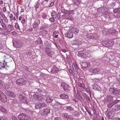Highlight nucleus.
Returning a JSON list of instances; mask_svg holds the SVG:
<instances>
[{"mask_svg": "<svg viewBox=\"0 0 120 120\" xmlns=\"http://www.w3.org/2000/svg\"><path fill=\"white\" fill-rule=\"evenodd\" d=\"M0 120H8L7 117L5 116L0 117Z\"/></svg>", "mask_w": 120, "mask_h": 120, "instance_id": "obj_46", "label": "nucleus"}, {"mask_svg": "<svg viewBox=\"0 0 120 120\" xmlns=\"http://www.w3.org/2000/svg\"><path fill=\"white\" fill-rule=\"evenodd\" d=\"M15 27L17 29L19 30H20V29L19 27V26L17 23H15Z\"/></svg>", "mask_w": 120, "mask_h": 120, "instance_id": "obj_48", "label": "nucleus"}, {"mask_svg": "<svg viewBox=\"0 0 120 120\" xmlns=\"http://www.w3.org/2000/svg\"><path fill=\"white\" fill-rule=\"evenodd\" d=\"M5 92L6 94L9 97H14L15 96L13 92L9 90H6Z\"/></svg>", "mask_w": 120, "mask_h": 120, "instance_id": "obj_13", "label": "nucleus"}, {"mask_svg": "<svg viewBox=\"0 0 120 120\" xmlns=\"http://www.w3.org/2000/svg\"><path fill=\"white\" fill-rule=\"evenodd\" d=\"M81 65L82 66L81 68L83 69H85L89 67L90 66V64L89 63L84 62L81 64Z\"/></svg>", "mask_w": 120, "mask_h": 120, "instance_id": "obj_12", "label": "nucleus"}, {"mask_svg": "<svg viewBox=\"0 0 120 120\" xmlns=\"http://www.w3.org/2000/svg\"><path fill=\"white\" fill-rule=\"evenodd\" d=\"M45 53L49 56L51 57L53 54L52 49L49 47H47L45 49Z\"/></svg>", "mask_w": 120, "mask_h": 120, "instance_id": "obj_5", "label": "nucleus"}, {"mask_svg": "<svg viewBox=\"0 0 120 120\" xmlns=\"http://www.w3.org/2000/svg\"><path fill=\"white\" fill-rule=\"evenodd\" d=\"M83 95L85 100L88 102H90L91 101V99L87 95L86 93H82Z\"/></svg>", "mask_w": 120, "mask_h": 120, "instance_id": "obj_19", "label": "nucleus"}, {"mask_svg": "<svg viewBox=\"0 0 120 120\" xmlns=\"http://www.w3.org/2000/svg\"><path fill=\"white\" fill-rule=\"evenodd\" d=\"M78 84L79 87H82L83 88V89L85 90L86 88L83 82H82L81 83L79 82H78Z\"/></svg>", "mask_w": 120, "mask_h": 120, "instance_id": "obj_30", "label": "nucleus"}, {"mask_svg": "<svg viewBox=\"0 0 120 120\" xmlns=\"http://www.w3.org/2000/svg\"><path fill=\"white\" fill-rule=\"evenodd\" d=\"M101 43L103 46L106 47L108 41H101Z\"/></svg>", "mask_w": 120, "mask_h": 120, "instance_id": "obj_28", "label": "nucleus"}, {"mask_svg": "<svg viewBox=\"0 0 120 120\" xmlns=\"http://www.w3.org/2000/svg\"><path fill=\"white\" fill-rule=\"evenodd\" d=\"M37 98H38V100L39 101H41L43 99V98L41 96H37Z\"/></svg>", "mask_w": 120, "mask_h": 120, "instance_id": "obj_52", "label": "nucleus"}, {"mask_svg": "<svg viewBox=\"0 0 120 120\" xmlns=\"http://www.w3.org/2000/svg\"><path fill=\"white\" fill-rule=\"evenodd\" d=\"M86 91L87 92V93H88L89 95H90V97L91 98V93L90 91V90L89 88H86Z\"/></svg>", "mask_w": 120, "mask_h": 120, "instance_id": "obj_36", "label": "nucleus"}, {"mask_svg": "<svg viewBox=\"0 0 120 120\" xmlns=\"http://www.w3.org/2000/svg\"><path fill=\"white\" fill-rule=\"evenodd\" d=\"M33 90L35 93L44 96L45 94L44 91L41 89L36 88L34 89Z\"/></svg>", "mask_w": 120, "mask_h": 120, "instance_id": "obj_11", "label": "nucleus"}, {"mask_svg": "<svg viewBox=\"0 0 120 120\" xmlns=\"http://www.w3.org/2000/svg\"><path fill=\"white\" fill-rule=\"evenodd\" d=\"M52 99L51 98L48 97L46 98V101L48 102H51L52 101Z\"/></svg>", "mask_w": 120, "mask_h": 120, "instance_id": "obj_47", "label": "nucleus"}, {"mask_svg": "<svg viewBox=\"0 0 120 120\" xmlns=\"http://www.w3.org/2000/svg\"><path fill=\"white\" fill-rule=\"evenodd\" d=\"M71 31L75 34H77L79 32V30L77 28L75 27H72L71 30Z\"/></svg>", "mask_w": 120, "mask_h": 120, "instance_id": "obj_22", "label": "nucleus"}, {"mask_svg": "<svg viewBox=\"0 0 120 120\" xmlns=\"http://www.w3.org/2000/svg\"><path fill=\"white\" fill-rule=\"evenodd\" d=\"M47 27L46 24H42L40 26V30H42L43 29H45Z\"/></svg>", "mask_w": 120, "mask_h": 120, "instance_id": "obj_37", "label": "nucleus"}, {"mask_svg": "<svg viewBox=\"0 0 120 120\" xmlns=\"http://www.w3.org/2000/svg\"><path fill=\"white\" fill-rule=\"evenodd\" d=\"M21 102L27 104L28 103V102H27V100L26 97H25V98L23 100H21Z\"/></svg>", "mask_w": 120, "mask_h": 120, "instance_id": "obj_40", "label": "nucleus"}, {"mask_svg": "<svg viewBox=\"0 0 120 120\" xmlns=\"http://www.w3.org/2000/svg\"><path fill=\"white\" fill-rule=\"evenodd\" d=\"M7 100L6 96L2 92L0 91V100L3 102H5Z\"/></svg>", "mask_w": 120, "mask_h": 120, "instance_id": "obj_7", "label": "nucleus"}, {"mask_svg": "<svg viewBox=\"0 0 120 120\" xmlns=\"http://www.w3.org/2000/svg\"><path fill=\"white\" fill-rule=\"evenodd\" d=\"M72 67L73 68L74 70H75L74 69H75V70H77L79 68V66L77 65V64L75 63V64H72Z\"/></svg>", "mask_w": 120, "mask_h": 120, "instance_id": "obj_26", "label": "nucleus"}, {"mask_svg": "<svg viewBox=\"0 0 120 120\" xmlns=\"http://www.w3.org/2000/svg\"><path fill=\"white\" fill-rule=\"evenodd\" d=\"M86 50H83L82 51H79L78 52V56L82 58H85L88 56V53Z\"/></svg>", "mask_w": 120, "mask_h": 120, "instance_id": "obj_3", "label": "nucleus"}, {"mask_svg": "<svg viewBox=\"0 0 120 120\" xmlns=\"http://www.w3.org/2000/svg\"><path fill=\"white\" fill-rule=\"evenodd\" d=\"M55 18H54L52 17V18H49V19L50 21L52 22H54V19Z\"/></svg>", "mask_w": 120, "mask_h": 120, "instance_id": "obj_59", "label": "nucleus"}, {"mask_svg": "<svg viewBox=\"0 0 120 120\" xmlns=\"http://www.w3.org/2000/svg\"><path fill=\"white\" fill-rule=\"evenodd\" d=\"M66 10H65L64 9H62L61 10V12L64 13H65V12L66 11Z\"/></svg>", "mask_w": 120, "mask_h": 120, "instance_id": "obj_61", "label": "nucleus"}, {"mask_svg": "<svg viewBox=\"0 0 120 120\" xmlns=\"http://www.w3.org/2000/svg\"><path fill=\"white\" fill-rule=\"evenodd\" d=\"M24 110L27 113L30 112V110L29 109H28L26 108L25 109H24Z\"/></svg>", "mask_w": 120, "mask_h": 120, "instance_id": "obj_56", "label": "nucleus"}, {"mask_svg": "<svg viewBox=\"0 0 120 120\" xmlns=\"http://www.w3.org/2000/svg\"><path fill=\"white\" fill-rule=\"evenodd\" d=\"M113 44V42H111L110 41H108V43L107 44L106 47L110 48L112 46Z\"/></svg>", "mask_w": 120, "mask_h": 120, "instance_id": "obj_32", "label": "nucleus"}, {"mask_svg": "<svg viewBox=\"0 0 120 120\" xmlns=\"http://www.w3.org/2000/svg\"><path fill=\"white\" fill-rule=\"evenodd\" d=\"M40 2V0H38V1L36 2V5L35 6V7L36 8H38Z\"/></svg>", "mask_w": 120, "mask_h": 120, "instance_id": "obj_42", "label": "nucleus"}, {"mask_svg": "<svg viewBox=\"0 0 120 120\" xmlns=\"http://www.w3.org/2000/svg\"><path fill=\"white\" fill-rule=\"evenodd\" d=\"M74 11L73 10L68 11L66 10L65 14H66L67 15L73 14Z\"/></svg>", "mask_w": 120, "mask_h": 120, "instance_id": "obj_33", "label": "nucleus"}, {"mask_svg": "<svg viewBox=\"0 0 120 120\" xmlns=\"http://www.w3.org/2000/svg\"><path fill=\"white\" fill-rule=\"evenodd\" d=\"M114 105V103L110 102L108 105L107 106L109 108H111Z\"/></svg>", "mask_w": 120, "mask_h": 120, "instance_id": "obj_41", "label": "nucleus"}, {"mask_svg": "<svg viewBox=\"0 0 120 120\" xmlns=\"http://www.w3.org/2000/svg\"><path fill=\"white\" fill-rule=\"evenodd\" d=\"M13 44L15 47L18 48L22 45V43H21L19 40H17L15 41H14L13 42Z\"/></svg>", "mask_w": 120, "mask_h": 120, "instance_id": "obj_10", "label": "nucleus"}, {"mask_svg": "<svg viewBox=\"0 0 120 120\" xmlns=\"http://www.w3.org/2000/svg\"><path fill=\"white\" fill-rule=\"evenodd\" d=\"M60 97L62 99H69V96L66 94H61L60 95Z\"/></svg>", "mask_w": 120, "mask_h": 120, "instance_id": "obj_20", "label": "nucleus"}, {"mask_svg": "<svg viewBox=\"0 0 120 120\" xmlns=\"http://www.w3.org/2000/svg\"><path fill=\"white\" fill-rule=\"evenodd\" d=\"M65 37L69 38H71L73 37V35L71 31H69L67 32L65 34Z\"/></svg>", "mask_w": 120, "mask_h": 120, "instance_id": "obj_14", "label": "nucleus"}, {"mask_svg": "<svg viewBox=\"0 0 120 120\" xmlns=\"http://www.w3.org/2000/svg\"><path fill=\"white\" fill-rule=\"evenodd\" d=\"M71 74H72V75H73L74 76H76L77 74H76V71H71Z\"/></svg>", "mask_w": 120, "mask_h": 120, "instance_id": "obj_55", "label": "nucleus"}, {"mask_svg": "<svg viewBox=\"0 0 120 120\" xmlns=\"http://www.w3.org/2000/svg\"><path fill=\"white\" fill-rule=\"evenodd\" d=\"M0 111L3 112L7 113V111L3 106L0 105Z\"/></svg>", "mask_w": 120, "mask_h": 120, "instance_id": "obj_29", "label": "nucleus"}, {"mask_svg": "<svg viewBox=\"0 0 120 120\" xmlns=\"http://www.w3.org/2000/svg\"><path fill=\"white\" fill-rule=\"evenodd\" d=\"M58 71V68L56 66H54L51 69L50 72L51 73L53 74L55 73H57Z\"/></svg>", "mask_w": 120, "mask_h": 120, "instance_id": "obj_18", "label": "nucleus"}, {"mask_svg": "<svg viewBox=\"0 0 120 120\" xmlns=\"http://www.w3.org/2000/svg\"><path fill=\"white\" fill-rule=\"evenodd\" d=\"M10 102L12 103V104L14 105H15L16 104H17L18 102V100L16 99H11L10 100Z\"/></svg>", "mask_w": 120, "mask_h": 120, "instance_id": "obj_24", "label": "nucleus"}, {"mask_svg": "<svg viewBox=\"0 0 120 120\" xmlns=\"http://www.w3.org/2000/svg\"><path fill=\"white\" fill-rule=\"evenodd\" d=\"M94 38L93 39H97L98 38V36L97 34L94 33L93 35Z\"/></svg>", "mask_w": 120, "mask_h": 120, "instance_id": "obj_50", "label": "nucleus"}, {"mask_svg": "<svg viewBox=\"0 0 120 120\" xmlns=\"http://www.w3.org/2000/svg\"><path fill=\"white\" fill-rule=\"evenodd\" d=\"M12 120H18L17 118L14 116H13L12 117Z\"/></svg>", "mask_w": 120, "mask_h": 120, "instance_id": "obj_62", "label": "nucleus"}, {"mask_svg": "<svg viewBox=\"0 0 120 120\" xmlns=\"http://www.w3.org/2000/svg\"><path fill=\"white\" fill-rule=\"evenodd\" d=\"M105 114L107 115V117L109 119L112 120L114 119V114L112 111L108 112L107 111L105 112Z\"/></svg>", "mask_w": 120, "mask_h": 120, "instance_id": "obj_6", "label": "nucleus"}, {"mask_svg": "<svg viewBox=\"0 0 120 120\" xmlns=\"http://www.w3.org/2000/svg\"><path fill=\"white\" fill-rule=\"evenodd\" d=\"M92 86L93 90H95L100 91L101 89V88L98 85L96 84L93 85Z\"/></svg>", "mask_w": 120, "mask_h": 120, "instance_id": "obj_15", "label": "nucleus"}, {"mask_svg": "<svg viewBox=\"0 0 120 120\" xmlns=\"http://www.w3.org/2000/svg\"><path fill=\"white\" fill-rule=\"evenodd\" d=\"M26 81L23 78H19L17 79L16 82V83L18 86H22L25 85Z\"/></svg>", "mask_w": 120, "mask_h": 120, "instance_id": "obj_4", "label": "nucleus"}, {"mask_svg": "<svg viewBox=\"0 0 120 120\" xmlns=\"http://www.w3.org/2000/svg\"><path fill=\"white\" fill-rule=\"evenodd\" d=\"M61 86L63 87L64 90L68 92L70 91L69 86L68 85L64 82H62L61 84Z\"/></svg>", "mask_w": 120, "mask_h": 120, "instance_id": "obj_9", "label": "nucleus"}, {"mask_svg": "<svg viewBox=\"0 0 120 120\" xmlns=\"http://www.w3.org/2000/svg\"><path fill=\"white\" fill-rule=\"evenodd\" d=\"M74 44L75 45H80L82 44V41L78 40H75L73 41Z\"/></svg>", "mask_w": 120, "mask_h": 120, "instance_id": "obj_25", "label": "nucleus"}, {"mask_svg": "<svg viewBox=\"0 0 120 120\" xmlns=\"http://www.w3.org/2000/svg\"><path fill=\"white\" fill-rule=\"evenodd\" d=\"M69 116V115H68V114L65 113L63 114V116L64 118H66L67 119Z\"/></svg>", "mask_w": 120, "mask_h": 120, "instance_id": "obj_45", "label": "nucleus"}, {"mask_svg": "<svg viewBox=\"0 0 120 120\" xmlns=\"http://www.w3.org/2000/svg\"><path fill=\"white\" fill-rule=\"evenodd\" d=\"M107 100L109 101H114V98H115V97H113L112 95H108L107 96Z\"/></svg>", "mask_w": 120, "mask_h": 120, "instance_id": "obj_23", "label": "nucleus"}, {"mask_svg": "<svg viewBox=\"0 0 120 120\" xmlns=\"http://www.w3.org/2000/svg\"><path fill=\"white\" fill-rule=\"evenodd\" d=\"M66 110L69 111H72L74 110V108L71 106H68L66 107Z\"/></svg>", "mask_w": 120, "mask_h": 120, "instance_id": "obj_27", "label": "nucleus"}, {"mask_svg": "<svg viewBox=\"0 0 120 120\" xmlns=\"http://www.w3.org/2000/svg\"><path fill=\"white\" fill-rule=\"evenodd\" d=\"M50 109H44V110H41L40 112V113L42 116L43 117L46 119H47L48 117L47 116L50 112Z\"/></svg>", "mask_w": 120, "mask_h": 120, "instance_id": "obj_2", "label": "nucleus"}, {"mask_svg": "<svg viewBox=\"0 0 120 120\" xmlns=\"http://www.w3.org/2000/svg\"><path fill=\"white\" fill-rule=\"evenodd\" d=\"M120 109V106L119 105H116L113 109V110L115 111H117L119 110Z\"/></svg>", "mask_w": 120, "mask_h": 120, "instance_id": "obj_34", "label": "nucleus"}, {"mask_svg": "<svg viewBox=\"0 0 120 120\" xmlns=\"http://www.w3.org/2000/svg\"><path fill=\"white\" fill-rule=\"evenodd\" d=\"M38 27V25L36 22L34 23L33 24V27L34 28L37 29Z\"/></svg>", "mask_w": 120, "mask_h": 120, "instance_id": "obj_49", "label": "nucleus"}, {"mask_svg": "<svg viewBox=\"0 0 120 120\" xmlns=\"http://www.w3.org/2000/svg\"><path fill=\"white\" fill-rule=\"evenodd\" d=\"M56 13L55 11H53L51 13V15L54 18H56Z\"/></svg>", "mask_w": 120, "mask_h": 120, "instance_id": "obj_39", "label": "nucleus"}, {"mask_svg": "<svg viewBox=\"0 0 120 120\" xmlns=\"http://www.w3.org/2000/svg\"><path fill=\"white\" fill-rule=\"evenodd\" d=\"M67 119L68 120H73V119L72 117L69 115V116L68 117Z\"/></svg>", "mask_w": 120, "mask_h": 120, "instance_id": "obj_58", "label": "nucleus"}, {"mask_svg": "<svg viewBox=\"0 0 120 120\" xmlns=\"http://www.w3.org/2000/svg\"><path fill=\"white\" fill-rule=\"evenodd\" d=\"M45 105L46 106V105L45 103L39 104L38 105H36L35 107L36 109H40L45 106Z\"/></svg>", "mask_w": 120, "mask_h": 120, "instance_id": "obj_17", "label": "nucleus"}, {"mask_svg": "<svg viewBox=\"0 0 120 120\" xmlns=\"http://www.w3.org/2000/svg\"><path fill=\"white\" fill-rule=\"evenodd\" d=\"M19 120H29V117L24 114H20L18 116Z\"/></svg>", "mask_w": 120, "mask_h": 120, "instance_id": "obj_8", "label": "nucleus"}, {"mask_svg": "<svg viewBox=\"0 0 120 120\" xmlns=\"http://www.w3.org/2000/svg\"><path fill=\"white\" fill-rule=\"evenodd\" d=\"M94 33H91L88 36L89 38L90 39H93L94 36H93Z\"/></svg>", "mask_w": 120, "mask_h": 120, "instance_id": "obj_44", "label": "nucleus"}, {"mask_svg": "<svg viewBox=\"0 0 120 120\" xmlns=\"http://www.w3.org/2000/svg\"><path fill=\"white\" fill-rule=\"evenodd\" d=\"M114 56L113 55L110 54L109 57L111 59H113L114 58Z\"/></svg>", "mask_w": 120, "mask_h": 120, "instance_id": "obj_60", "label": "nucleus"}, {"mask_svg": "<svg viewBox=\"0 0 120 120\" xmlns=\"http://www.w3.org/2000/svg\"><path fill=\"white\" fill-rule=\"evenodd\" d=\"M54 120H61V119L59 117H56L55 118Z\"/></svg>", "mask_w": 120, "mask_h": 120, "instance_id": "obj_63", "label": "nucleus"}, {"mask_svg": "<svg viewBox=\"0 0 120 120\" xmlns=\"http://www.w3.org/2000/svg\"><path fill=\"white\" fill-rule=\"evenodd\" d=\"M100 70V69L99 68H91L90 71L92 73H95L99 72Z\"/></svg>", "mask_w": 120, "mask_h": 120, "instance_id": "obj_21", "label": "nucleus"}, {"mask_svg": "<svg viewBox=\"0 0 120 120\" xmlns=\"http://www.w3.org/2000/svg\"><path fill=\"white\" fill-rule=\"evenodd\" d=\"M25 97L21 94L19 95V98L20 101H21V100H23L25 98Z\"/></svg>", "mask_w": 120, "mask_h": 120, "instance_id": "obj_38", "label": "nucleus"}, {"mask_svg": "<svg viewBox=\"0 0 120 120\" xmlns=\"http://www.w3.org/2000/svg\"><path fill=\"white\" fill-rule=\"evenodd\" d=\"M42 17L43 19H45L47 17V15L45 13H44L42 15Z\"/></svg>", "mask_w": 120, "mask_h": 120, "instance_id": "obj_51", "label": "nucleus"}, {"mask_svg": "<svg viewBox=\"0 0 120 120\" xmlns=\"http://www.w3.org/2000/svg\"><path fill=\"white\" fill-rule=\"evenodd\" d=\"M119 101V100H114V101H113V103H114V105L115 104L117 103H118Z\"/></svg>", "mask_w": 120, "mask_h": 120, "instance_id": "obj_57", "label": "nucleus"}, {"mask_svg": "<svg viewBox=\"0 0 120 120\" xmlns=\"http://www.w3.org/2000/svg\"><path fill=\"white\" fill-rule=\"evenodd\" d=\"M113 11L114 13L120 12V8L114 9L113 10Z\"/></svg>", "mask_w": 120, "mask_h": 120, "instance_id": "obj_31", "label": "nucleus"}, {"mask_svg": "<svg viewBox=\"0 0 120 120\" xmlns=\"http://www.w3.org/2000/svg\"><path fill=\"white\" fill-rule=\"evenodd\" d=\"M1 25L2 26V27L5 30H6V25L4 23H1Z\"/></svg>", "mask_w": 120, "mask_h": 120, "instance_id": "obj_43", "label": "nucleus"}, {"mask_svg": "<svg viewBox=\"0 0 120 120\" xmlns=\"http://www.w3.org/2000/svg\"><path fill=\"white\" fill-rule=\"evenodd\" d=\"M108 33L112 35H115L116 33V30L114 29H112L108 30Z\"/></svg>", "mask_w": 120, "mask_h": 120, "instance_id": "obj_16", "label": "nucleus"}, {"mask_svg": "<svg viewBox=\"0 0 120 120\" xmlns=\"http://www.w3.org/2000/svg\"><path fill=\"white\" fill-rule=\"evenodd\" d=\"M58 33H57L56 31H54L53 33V34L52 35V36L53 37H54L57 34H58Z\"/></svg>", "mask_w": 120, "mask_h": 120, "instance_id": "obj_64", "label": "nucleus"}, {"mask_svg": "<svg viewBox=\"0 0 120 120\" xmlns=\"http://www.w3.org/2000/svg\"><path fill=\"white\" fill-rule=\"evenodd\" d=\"M102 9L101 8H98L97 9V10L98 12L99 13H102Z\"/></svg>", "mask_w": 120, "mask_h": 120, "instance_id": "obj_54", "label": "nucleus"}, {"mask_svg": "<svg viewBox=\"0 0 120 120\" xmlns=\"http://www.w3.org/2000/svg\"><path fill=\"white\" fill-rule=\"evenodd\" d=\"M26 19L22 17V19L21 21V22L22 24V26L23 27H24L25 23L26 22Z\"/></svg>", "mask_w": 120, "mask_h": 120, "instance_id": "obj_35", "label": "nucleus"}, {"mask_svg": "<svg viewBox=\"0 0 120 120\" xmlns=\"http://www.w3.org/2000/svg\"><path fill=\"white\" fill-rule=\"evenodd\" d=\"M109 92L112 94L118 96L120 94V89L117 88H110L109 89Z\"/></svg>", "mask_w": 120, "mask_h": 120, "instance_id": "obj_1", "label": "nucleus"}, {"mask_svg": "<svg viewBox=\"0 0 120 120\" xmlns=\"http://www.w3.org/2000/svg\"><path fill=\"white\" fill-rule=\"evenodd\" d=\"M0 15L4 19V18H5L6 19L7 18L5 17V15L2 12H0Z\"/></svg>", "mask_w": 120, "mask_h": 120, "instance_id": "obj_53", "label": "nucleus"}]
</instances>
